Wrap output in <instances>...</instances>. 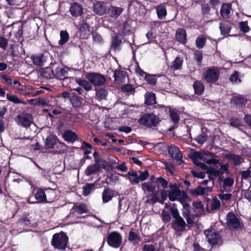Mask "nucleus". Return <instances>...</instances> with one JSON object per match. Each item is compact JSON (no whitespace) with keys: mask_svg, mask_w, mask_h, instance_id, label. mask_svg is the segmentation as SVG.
<instances>
[{"mask_svg":"<svg viewBox=\"0 0 251 251\" xmlns=\"http://www.w3.org/2000/svg\"><path fill=\"white\" fill-rule=\"evenodd\" d=\"M173 205L175 206L176 204ZM170 212L174 219L171 223V227L177 232L184 231L187 225L183 218L180 216L178 209L173 206L170 207Z\"/></svg>","mask_w":251,"mask_h":251,"instance_id":"obj_1","label":"nucleus"},{"mask_svg":"<svg viewBox=\"0 0 251 251\" xmlns=\"http://www.w3.org/2000/svg\"><path fill=\"white\" fill-rule=\"evenodd\" d=\"M159 118L153 113H145L138 119V122L141 125L154 128L160 122Z\"/></svg>","mask_w":251,"mask_h":251,"instance_id":"obj_2","label":"nucleus"},{"mask_svg":"<svg viewBox=\"0 0 251 251\" xmlns=\"http://www.w3.org/2000/svg\"><path fill=\"white\" fill-rule=\"evenodd\" d=\"M68 237L64 232L54 234L51 240V245L60 250L65 249L68 242Z\"/></svg>","mask_w":251,"mask_h":251,"instance_id":"obj_3","label":"nucleus"},{"mask_svg":"<svg viewBox=\"0 0 251 251\" xmlns=\"http://www.w3.org/2000/svg\"><path fill=\"white\" fill-rule=\"evenodd\" d=\"M43 75L47 78H52V76L59 79H63L66 78V75L68 73V70L62 67H57L54 69L47 68L43 71Z\"/></svg>","mask_w":251,"mask_h":251,"instance_id":"obj_4","label":"nucleus"},{"mask_svg":"<svg viewBox=\"0 0 251 251\" xmlns=\"http://www.w3.org/2000/svg\"><path fill=\"white\" fill-rule=\"evenodd\" d=\"M227 226L231 230H238L244 227L243 223L240 221L236 215L232 212L227 213L226 217Z\"/></svg>","mask_w":251,"mask_h":251,"instance_id":"obj_5","label":"nucleus"},{"mask_svg":"<svg viewBox=\"0 0 251 251\" xmlns=\"http://www.w3.org/2000/svg\"><path fill=\"white\" fill-rule=\"evenodd\" d=\"M94 16V14H90L83 15L79 19L78 27L80 36L86 35L90 31V24L91 19Z\"/></svg>","mask_w":251,"mask_h":251,"instance_id":"obj_6","label":"nucleus"},{"mask_svg":"<svg viewBox=\"0 0 251 251\" xmlns=\"http://www.w3.org/2000/svg\"><path fill=\"white\" fill-rule=\"evenodd\" d=\"M85 76L92 85L93 84L95 86H102L106 82L105 76L100 73L95 72L87 73Z\"/></svg>","mask_w":251,"mask_h":251,"instance_id":"obj_7","label":"nucleus"},{"mask_svg":"<svg viewBox=\"0 0 251 251\" xmlns=\"http://www.w3.org/2000/svg\"><path fill=\"white\" fill-rule=\"evenodd\" d=\"M220 72L217 67L208 68L203 74V78L208 83L216 82L220 77Z\"/></svg>","mask_w":251,"mask_h":251,"instance_id":"obj_8","label":"nucleus"},{"mask_svg":"<svg viewBox=\"0 0 251 251\" xmlns=\"http://www.w3.org/2000/svg\"><path fill=\"white\" fill-rule=\"evenodd\" d=\"M107 243L110 247L118 248L122 242V237L117 231H112L107 236Z\"/></svg>","mask_w":251,"mask_h":251,"instance_id":"obj_9","label":"nucleus"},{"mask_svg":"<svg viewBox=\"0 0 251 251\" xmlns=\"http://www.w3.org/2000/svg\"><path fill=\"white\" fill-rule=\"evenodd\" d=\"M204 233L208 239V243L212 246L218 244L221 237L218 231L214 228H209L204 231Z\"/></svg>","mask_w":251,"mask_h":251,"instance_id":"obj_10","label":"nucleus"},{"mask_svg":"<svg viewBox=\"0 0 251 251\" xmlns=\"http://www.w3.org/2000/svg\"><path fill=\"white\" fill-rule=\"evenodd\" d=\"M33 122L32 115L28 113L23 112L17 116V123L19 126L24 127H28Z\"/></svg>","mask_w":251,"mask_h":251,"instance_id":"obj_11","label":"nucleus"},{"mask_svg":"<svg viewBox=\"0 0 251 251\" xmlns=\"http://www.w3.org/2000/svg\"><path fill=\"white\" fill-rule=\"evenodd\" d=\"M83 10V7L82 4L77 2H73L70 4L69 12L75 19H76L79 17H81V16H83L82 15Z\"/></svg>","mask_w":251,"mask_h":251,"instance_id":"obj_12","label":"nucleus"},{"mask_svg":"<svg viewBox=\"0 0 251 251\" xmlns=\"http://www.w3.org/2000/svg\"><path fill=\"white\" fill-rule=\"evenodd\" d=\"M223 157L230 161L235 166H239L245 161V159L242 156L233 153H226Z\"/></svg>","mask_w":251,"mask_h":251,"instance_id":"obj_13","label":"nucleus"},{"mask_svg":"<svg viewBox=\"0 0 251 251\" xmlns=\"http://www.w3.org/2000/svg\"><path fill=\"white\" fill-rule=\"evenodd\" d=\"M34 198L36 201L31 202L33 204L35 203H47V198L45 194V188H36L34 190Z\"/></svg>","mask_w":251,"mask_h":251,"instance_id":"obj_14","label":"nucleus"},{"mask_svg":"<svg viewBox=\"0 0 251 251\" xmlns=\"http://www.w3.org/2000/svg\"><path fill=\"white\" fill-rule=\"evenodd\" d=\"M170 109V107L158 105L155 106L153 112L157 118L165 119L168 117Z\"/></svg>","mask_w":251,"mask_h":251,"instance_id":"obj_15","label":"nucleus"},{"mask_svg":"<svg viewBox=\"0 0 251 251\" xmlns=\"http://www.w3.org/2000/svg\"><path fill=\"white\" fill-rule=\"evenodd\" d=\"M168 152L172 158L175 159L177 162H180L179 164L183 162L182 154L177 147L175 146L170 147L168 149Z\"/></svg>","mask_w":251,"mask_h":251,"instance_id":"obj_16","label":"nucleus"},{"mask_svg":"<svg viewBox=\"0 0 251 251\" xmlns=\"http://www.w3.org/2000/svg\"><path fill=\"white\" fill-rule=\"evenodd\" d=\"M231 10L232 4L231 3H223L221 5L220 10V15L223 19H229L231 16Z\"/></svg>","mask_w":251,"mask_h":251,"instance_id":"obj_17","label":"nucleus"},{"mask_svg":"<svg viewBox=\"0 0 251 251\" xmlns=\"http://www.w3.org/2000/svg\"><path fill=\"white\" fill-rule=\"evenodd\" d=\"M62 137L64 141L68 143H74L75 141H78V137L77 134L70 129L65 130L62 134Z\"/></svg>","mask_w":251,"mask_h":251,"instance_id":"obj_18","label":"nucleus"},{"mask_svg":"<svg viewBox=\"0 0 251 251\" xmlns=\"http://www.w3.org/2000/svg\"><path fill=\"white\" fill-rule=\"evenodd\" d=\"M175 37L176 40L180 43L183 45L186 44L187 40L186 30L182 28H178L176 30Z\"/></svg>","mask_w":251,"mask_h":251,"instance_id":"obj_19","label":"nucleus"},{"mask_svg":"<svg viewBox=\"0 0 251 251\" xmlns=\"http://www.w3.org/2000/svg\"><path fill=\"white\" fill-rule=\"evenodd\" d=\"M101 196L102 202L107 203L111 201L114 197V191L108 187H105Z\"/></svg>","mask_w":251,"mask_h":251,"instance_id":"obj_20","label":"nucleus"},{"mask_svg":"<svg viewBox=\"0 0 251 251\" xmlns=\"http://www.w3.org/2000/svg\"><path fill=\"white\" fill-rule=\"evenodd\" d=\"M123 36L119 33H115L112 38L111 48L114 50H120V47L122 44Z\"/></svg>","mask_w":251,"mask_h":251,"instance_id":"obj_21","label":"nucleus"},{"mask_svg":"<svg viewBox=\"0 0 251 251\" xmlns=\"http://www.w3.org/2000/svg\"><path fill=\"white\" fill-rule=\"evenodd\" d=\"M234 179L230 177H227L224 179L221 192L222 193L224 192L227 193L231 192L232 191L231 187L234 184Z\"/></svg>","mask_w":251,"mask_h":251,"instance_id":"obj_22","label":"nucleus"},{"mask_svg":"<svg viewBox=\"0 0 251 251\" xmlns=\"http://www.w3.org/2000/svg\"><path fill=\"white\" fill-rule=\"evenodd\" d=\"M33 63L37 66H43L47 61V56L43 53L34 54L31 57Z\"/></svg>","mask_w":251,"mask_h":251,"instance_id":"obj_23","label":"nucleus"},{"mask_svg":"<svg viewBox=\"0 0 251 251\" xmlns=\"http://www.w3.org/2000/svg\"><path fill=\"white\" fill-rule=\"evenodd\" d=\"M142 188L144 191L146 190L149 192L153 193L152 195L153 200L155 202L158 201V198L157 196V194L154 193L155 191V186L153 185L152 183H150V182L143 183L142 184Z\"/></svg>","mask_w":251,"mask_h":251,"instance_id":"obj_24","label":"nucleus"},{"mask_svg":"<svg viewBox=\"0 0 251 251\" xmlns=\"http://www.w3.org/2000/svg\"><path fill=\"white\" fill-rule=\"evenodd\" d=\"M127 75V73L121 70H115L114 72L113 77L114 81L118 84H121L124 82L126 77Z\"/></svg>","mask_w":251,"mask_h":251,"instance_id":"obj_25","label":"nucleus"},{"mask_svg":"<svg viewBox=\"0 0 251 251\" xmlns=\"http://www.w3.org/2000/svg\"><path fill=\"white\" fill-rule=\"evenodd\" d=\"M183 63V59L179 56H176L175 60L171 63L170 69L172 71H176L182 69Z\"/></svg>","mask_w":251,"mask_h":251,"instance_id":"obj_26","label":"nucleus"},{"mask_svg":"<svg viewBox=\"0 0 251 251\" xmlns=\"http://www.w3.org/2000/svg\"><path fill=\"white\" fill-rule=\"evenodd\" d=\"M106 5L102 2L98 1L94 5V12L97 15H103L106 13Z\"/></svg>","mask_w":251,"mask_h":251,"instance_id":"obj_27","label":"nucleus"},{"mask_svg":"<svg viewBox=\"0 0 251 251\" xmlns=\"http://www.w3.org/2000/svg\"><path fill=\"white\" fill-rule=\"evenodd\" d=\"M231 24L228 21H226L220 23L219 28L222 35L227 36L228 35L231 29Z\"/></svg>","mask_w":251,"mask_h":251,"instance_id":"obj_28","label":"nucleus"},{"mask_svg":"<svg viewBox=\"0 0 251 251\" xmlns=\"http://www.w3.org/2000/svg\"><path fill=\"white\" fill-rule=\"evenodd\" d=\"M45 194L47 203H51L57 199V194L55 189L50 188H45Z\"/></svg>","mask_w":251,"mask_h":251,"instance_id":"obj_29","label":"nucleus"},{"mask_svg":"<svg viewBox=\"0 0 251 251\" xmlns=\"http://www.w3.org/2000/svg\"><path fill=\"white\" fill-rule=\"evenodd\" d=\"M58 141L57 136L50 134L46 139L45 146L48 149H54Z\"/></svg>","mask_w":251,"mask_h":251,"instance_id":"obj_30","label":"nucleus"},{"mask_svg":"<svg viewBox=\"0 0 251 251\" xmlns=\"http://www.w3.org/2000/svg\"><path fill=\"white\" fill-rule=\"evenodd\" d=\"M75 82L86 92H88L93 89V86L89 81L81 78H76Z\"/></svg>","mask_w":251,"mask_h":251,"instance_id":"obj_31","label":"nucleus"},{"mask_svg":"<svg viewBox=\"0 0 251 251\" xmlns=\"http://www.w3.org/2000/svg\"><path fill=\"white\" fill-rule=\"evenodd\" d=\"M193 88L194 90V94L198 96L201 95L205 90L204 84L200 80H196L194 82Z\"/></svg>","mask_w":251,"mask_h":251,"instance_id":"obj_32","label":"nucleus"},{"mask_svg":"<svg viewBox=\"0 0 251 251\" xmlns=\"http://www.w3.org/2000/svg\"><path fill=\"white\" fill-rule=\"evenodd\" d=\"M156 13L159 19H164L167 14L166 7L164 3H161L156 7Z\"/></svg>","mask_w":251,"mask_h":251,"instance_id":"obj_33","label":"nucleus"},{"mask_svg":"<svg viewBox=\"0 0 251 251\" xmlns=\"http://www.w3.org/2000/svg\"><path fill=\"white\" fill-rule=\"evenodd\" d=\"M140 175L138 177L134 178L133 179L130 178L129 181L132 184H137L139 183L140 181H144L146 180L149 176V173L147 170L144 172H140Z\"/></svg>","mask_w":251,"mask_h":251,"instance_id":"obj_34","label":"nucleus"},{"mask_svg":"<svg viewBox=\"0 0 251 251\" xmlns=\"http://www.w3.org/2000/svg\"><path fill=\"white\" fill-rule=\"evenodd\" d=\"M156 103L155 94L153 92H146L145 95V103L147 105H151Z\"/></svg>","mask_w":251,"mask_h":251,"instance_id":"obj_35","label":"nucleus"},{"mask_svg":"<svg viewBox=\"0 0 251 251\" xmlns=\"http://www.w3.org/2000/svg\"><path fill=\"white\" fill-rule=\"evenodd\" d=\"M108 92L103 88H99L96 91V97L98 100L101 101L102 100H106Z\"/></svg>","mask_w":251,"mask_h":251,"instance_id":"obj_36","label":"nucleus"},{"mask_svg":"<svg viewBox=\"0 0 251 251\" xmlns=\"http://www.w3.org/2000/svg\"><path fill=\"white\" fill-rule=\"evenodd\" d=\"M247 102L248 99L242 97L233 96L231 100V102L232 103L242 107L245 106Z\"/></svg>","mask_w":251,"mask_h":251,"instance_id":"obj_37","label":"nucleus"},{"mask_svg":"<svg viewBox=\"0 0 251 251\" xmlns=\"http://www.w3.org/2000/svg\"><path fill=\"white\" fill-rule=\"evenodd\" d=\"M100 169L99 166L97 165L95 163L89 165L85 170V174L87 176H90L92 174H96L99 173Z\"/></svg>","mask_w":251,"mask_h":251,"instance_id":"obj_38","label":"nucleus"},{"mask_svg":"<svg viewBox=\"0 0 251 251\" xmlns=\"http://www.w3.org/2000/svg\"><path fill=\"white\" fill-rule=\"evenodd\" d=\"M74 209L79 215L87 213L89 212L87 205L84 203H80L78 205L74 206Z\"/></svg>","mask_w":251,"mask_h":251,"instance_id":"obj_39","label":"nucleus"},{"mask_svg":"<svg viewBox=\"0 0 251 251\" xmlns=\"http://www.w3.org/2000/svg\"><path fill=\"white\" fill-rule=\"evenodd\" d=\"M18 28L17 31H15L14 38L17 40L16 42H20L23 36L24 25L22 23H18L15 24Z\"/></svg>","mask_w":251,"mask_h":251,"instance_id":"obj_40","label":"nucleus"},{"mask_svg":"<svg viewBox=\"0 0 251 251\" xmlns=\"http://www.w3.org/2000/svg\"><path fill=\"white\" fill-rule=\"evenodd\" d=\"M95 163L99 166V168L100 169L102 168L103 169L106 170L110 166L109 163L107 161L100 157H98L97 159L96 158Z\"/></svg>","mask_w":251,"mask_h":251,"instance_id":"obj_41","label":"nucleus"},{"mask_svg":"<svg viewBox=\"0 0 251 251\" xmlns=\"http://www.w3.org/2000/svg\"><path fill=\"white\" fill-rule=\"evenodd\" d=\"M159 75L147 74L144 78L146 81L150 85L154 86L156 84L157 79Z\"/></svg>","mask_w":251,"mask_h":251,"instance_id":"obj_42","label":"nucleus"},{"mask_svg":"<svg viewBox=\"0 0 251 251\" xmlns=\"http://www.w3.org/2000/svg\"><path fill=\"white\" fill-rule=\"evenodd\" d=\"M70 100L71 103L74 107H79L82 104L81 100V98L80 97L74 94H72V95L71 96Z\"/></svg>","mask_w":251,"mask_h":251,"instance_id":"obj_43","label":"nucleus"},{"mask_svg":"<svg viewBox=\"0 0 251 251\" xmlns=\"http://www.w3.org/2000/svg\"><path fill=\"white\" fill-rule=\"evenodd\" d=\"M124 10V9L121 7L111 6L109 8V12L112 17H117L121 14Z\"/></svg>","mask_w":251,"mask_h":251,"instance_id":"obj_44","label":"nucleus"},{"mask_svg":"<svg viewBox=\"0 0 251 251\" xmlns=\"http://www.w3.org/2000/svg\"><path fill=\"white\" fill-rule=\"evenodd\" d=\"M60 39L58 42V44L62 46L68 41L69 39V33L66 30H61L60 32Z\"/></svg>","mask_w":251,"mask_h":251,"instance_id":"obj_45","label":"nucleus"},{"mask_svg":"<svg viewBox=\"0 0 251 251\" xmlns=\"http://www.w3.org/2000/svg\"><path fill=\"white\" fill-rule=\"evenodd\" d=\"M95 188V183H87L85 185L83 186V195L85 196L89 195L92 190Z\"/></svg>","mask_w":251,"mask_h":251,"instance_id":"obj_46","label":"nucleus"},{"mask_svg":"<svg viewBox=\"0 0 251 251\" xmlns=\"http://www.w3.org/2000/svg\"><path fill=\"white\" fill-rule=\"evenodd\" d=\"M206 42V38L204 35H199L196 40V45L199 49L203 48Z\"/></svg>","mask_w":251,"mask_h":251,"instance_id":"obj_47","label":"nucleus"},{"mask_svg":"<svg viewBox=\"0 0 251 251\" xmlns=\"http://www.w3.org/2000/svg\"><path fill=\"white\" fill-rule=\"evenodd\" d=\"M80 149L83 151L84 154L87 156L91 153V150L92 149V146L85 141H83L82 145Z\"/></svg>","mask_w":251,"mask_h":251,"instance_id":"obj_48","label":"nucleus"},{"mask_svg":"<svg viewBox=\"0 0 251 251\" xmlns=\"http://www.w3.org/2000/svg\"><path fill=\"white\" fill-rule=\"evenodd\" d=\"M128 240L129 242L134 241L137 244L141 241L140 237L136 232L132 230L129 232Z\"/></svg>","mask_w":251,"mask_h":251,"instance_id":"obj_49","label":"nucleus"},{"mask_svg":"<svg viewBox=\"0 0 251 251\" xmlns=\"http://www.w3.org/2000/svg\"><path fill=\"white\" fill-rule=\"evenodd\" d=\"M155 183L157 184V187L159 188L160 185L163 188L166 189L168 187V182L163 177L160 176L155 178Z\"/></svg>","mask_w":251,"mask_h":251,"instance_id":"obj_50","label":"nucleus"},{"mask_svg":"<svg viewBox=\"0 0 251 251\" xmlns=\"http://www.w3.org/2000/svg\"><path fill=\"white\" fill-rule=\"evenodd\" d=\"M180 201L182 204L183 207V211L182 214L183 216H187L190 214V204L187 202L185 201L182 199H179Z\"/></svg>","mask_w":251,"mask_h":251,"instance_id":"obj_51","label":"nucleus"},{"mask_svg":"<svg viewBox=\"0 0 251 251\" xmlns=\"http://www.w3.org/2000/svg\"><path fill=\"white\" fill-rule=\"evenodd\" d=\"M169 115L174 124H177L179 121V116L177 112L170 108Z\"/></svg>","mask_w":251,"mask_h":251,"instance_id":"obj_52","label":"nucleus"},{"mask_svg":"<svg viewBox=\"0 0 251 251\" xmlns=\"http://www.w3.org/2000/svg\"><path fill=\"white\" fill-rule=\"evenodd\" d=\"M171 212L165 209L162 211L161 216L162 221L165 223H169L171 220Z\"/></svg>","mask_w":251,"mask_h":251,"instance_id":"obj_53","label":"nucleus"},{"mask_svg":"<svg viewBox=\"0 0 251 251\" xmlns=\"http://www.w3.org/2000/svg\"><path fill=\"white\" fill-rule=\"evenodd\" d=\"M205 192V188L201 187V186H198L197 188L191 190L190 193L194 196L203 195Z\"/></svg>","mask_w":251,"mask_h":251,"instance_id":"obj_54","label":"nucleus"},{"mask_svg":"<svg viewBox=\"0 0 251 251\" xmlns=\"http://www.w3.org/2000/svg\"><path fill=\"white\" fill-rule=\"evenodd\" d=\"M6 99L10 101L14 102L15 104L22 103L23 101L21 100L16 95H10L9 93L6 94Z\"/></svg>","mask_w":251,"mask_h":251,"instance_id":"obj_55","label":"nucleus"},{"mask_svg":"<svg viewBox=\"0 0 251 251\" xmlns=\"http://www.w3.org/2000/svg\"><path fill=\"white\" fill-rule=\"evenodd\" d=\"M206 173L210 175V176L216 177L218 176L222 175L224 172L220 170H217L213 167H209L208 170L206 171Z\"/></svg>","mask_w":251,"mask_h":251,"instance_id":"obj_56","label":"nucleus"},{"mask_svg":"<svg viewBox=\"0 0 251 251\" xmlns=\"http://www.w3.org/2000/svg\"><path fill=\"white\" fill-rule=\"evenodd\" d=\"M180 194L181 191H170L168 193L169 199L172 201H174L177 199V197L180 196Z\"/></svg>","mask_w":251,"mask_h":251,"instance_id":"obj_57","label":"nucleus"},{"mask_svg":"<svg viewBox=\"0 0 251 251\" xmlns=\"http://www.w3.org/2000/svg\"><path fill=\"white\" fill-rule=\"evenodd\" d=\"M121 89L122 91L125 93H130L132 92H135V89L132 85L131 84H126L123 85L121 86Z\"/></svg>","mask_w":251,"mask_h":251,"instance_id":"obj_58","label":"nucleus"},{"mask_svg":"<svg viewBox=\"0 0 251 251\" xmlns=\"http://www.w3.org/2000/svg\"><path fill=\"white\" fill-rule=\"evenodd\" d=\"M221 205L220 201L217 198L215 197L213 199L211 204L210 208L211 210H218L220 208Z\"/></svg>","mask_w":251,"mask_h":251,"instance_id":"obj_59","label":"nucleus"},{"mask_svg":"<svg viewBox=\"0 0 251 251\" xmlns=\"http://www.w3.org/2000/svg\"><path fill=\"white\" fill-rule=\"evenodd\" d=\"M194 58L199 65H200L203 59L202 51L200 50H196L194 52Z\"/></svg>","mask_w":251,"mask_h":251,"instance_id":"obj_60","label":"nucleus"},{"mask_svg":"<svg viewBox=\"0 0 251 251\" xmlns=\"http://www.w3.org/2000/svg\"><path fill=\"white\" fill-rule=\"evenodd\" d=\"M207 135L205 133H203L199 135L194 140L200 144H203L207 141Z\"/></svg>","mask_w":251,"mask_h":251,"instance_id":"obj_61","label":"nucleus"},{"mask_svg":"<svg viewBox=\"0 0 251 251\" xmlns=\"http://www.w3.org/2000/svg\"><path fill=\"white\" fill-rule=\"evenodd\" d=\"M240 174L241 176V179L242 180H247L251 177V171L250 169L241 171Z\"/></svg>","mask_w":251,"mask_h":251,"instance_id":"obj_62","label":"nucleus"},{"mask_svg":"<svg viewBox=\"0 0 251 251\" xmlns=\"http://www.w3.org/2000/svg\"><path fill=\"white\" fill-rule=\"evenodd\" d=\"M201 14L203 15H207L209 14L210 11V7L208 3H202L201 4Z\"/></svg>","mask_w":251,"mask_h":251,"instance_id":"obj_63","label":"nucleus"},{"mask_svg":"<svg viewBox=\"0 0 251 251\" xmlns=\"http://www.w3.org/2000/svg\"><path fill=\"white\" fill-rule=\"evenodd\" d=\"M135 71L136 74H137V75H139L140 76H142L143 78H144L145 75H146L148 74L140 68L139 63L137 62H136Z\"/></svg>","mask_w":251,"mask_h":251,"instance_id":"obj_64","label":"nucleus"}]
</instances>
